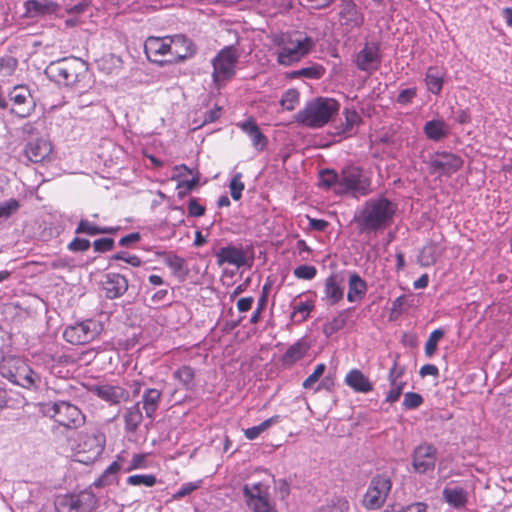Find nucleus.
I'll return each instance as SVG.
<instances>
[{"mask_svg":"<svg viewBox=\"0 0 512 512\" xmlns=\"http://www.w3.org/2000/svg\"><path fill=\"white\" fill-rule=\"evenodd\" d=\"M76 58H63L52 61L45 69L46 76L58 85L69 86L77 80Z\"/></svg>","mask_w":512,"mask_h":512,"instance_id":"nucleus-10","label":"nucleus"},{"mask_svg":"<svg viewBox=\"0 0 512 512\" xmlns=\"http://www.w3.org/2000/svg\"><path fill=\"white\" fill-rule=\"evenodd\" d=\"M392 488V481L387 475L374 476L363 497V506L368 510L380 509Z\"/></svg>","mask_w":512,"mask_h":512,"instance_id":"nucleus-9","label":"nucleus"},{"mask_svg":"<svg viewBox=\"0 0 512 512\" xmlns=\"http://www.w3.org/2000/svg\"><path fill=\"white\" fill-rule=\"evenodd\" d=\"M105 437L101 433L87 434L79 444L78 461L84 464L93 463L104 451Z\"/></svg>","mask_w":512,"mask_h":512,"instance_id":"nucleus-13","label":"nucleus"},{"mask_svg":"<svg viewBox=\"0 0 512 512\" xmlns=\"http://www.w3.org/2000/svg\"><path fill=\"white\" fill-rule=\"evenodd\" d=\"M90 246L91 243L88 239L76 237L68 244L67 248L71 252H85Z\"/></svg>","mask_w":512,"mask_h":512,"instance_id":"nucleus-61","label":"nucleus"},{"mask_svg":"<svg viewBox=\"0 0 512 512\" xmlns=\"http://www.w3.org/2000/svg\"><path fill=\"white\" fill-rule=\"evenodd\" d=\"M268 290H269V286L264 285L262 295L260 296V298L257 301V308L253 312V314L250 318L251 324L255 325V324L259 323V321L261 320V313L263 312V310L266 308V305H267Z\"/></svg>","mask_w":512,"mask_h":512,"instance_id":"nucleus-52","label":"nucleus"},{"mask_svg":"<svg viewBox=\"0 0 512 512\" xmlns=\"http://www.w3.org/2000/svg\"><path fill=\"white\" fill-rule=\"evenodd\" d=\"M293 274L298 279L311 280L317 274V269L312 265H300L296 267Z\"/></svg>","mask_w":512,"mask_h":512,"instance_id":"nucleus-57","label":"nucleus"},{"mask_svg":"<svg viewBox=\"0 0 512 512\" xmlns=\"http://www.w3.org/2000/svg\"><path fill=\"white\" fill-rule=\"evenodd\" d=\"M281 419L280 415H273L270 418L264 420L257 426H253L244 430V436L248 440L256 439L262 432L269 429L272 425L277 424Z\"/></svg>","mask_w":512,"mask_h":512,"instance_id":"nucleus-40","label":"nucleus"},{"mask_svg":"<svg viewBox=\"0 0 512 512\" xmlns=\"http://www.w3.org/2000/svg\"><path fill=\"white\" fill-rule=\"evenodd\" d=\"M239 53L236 47L227 46L220 50L212 61L213 81L220 87L227 80L235 75V68L238 62Z\"/></svg>","mask_w":512,"mask_h":512,"instance_id":"nucleus-7","label":"nucleus"},{"mask_svg":"<svg viewBox=\"0 0 512 512\" xmlns=\"http://www.w3.org/2000/svg\"><path fill=\"white\" fill-rule=\"evenodd\" d=\"M57 512H93L98 506L96 495L90 490L58 495L54 501Z\"/></svg>","mask_w":512,"mask_h":512,"instance_id":"nucleus-5","label":"nucleus"},{"mask_svg":"<svg viewBox=\"0 0 512 512\" xmlns=\"http://www.w3.org/2000/svg\"><path fill=\"white\" fill-rule=\"evenodd\" d=\"M325 69L323 66L315 64L308 67L301 68L292 73L295 77H305L309 79H319L323 76Z\"/></svg>","mask_w":512,"mask_h":512,"instance_id":"nucleus-49","label":"nucleus"},{"mask_svg":"<svg viewBox=\"0 0 512 512\" xmlns=\"http://www.w3.org/2000/svg\"><path fill=\"white\" fill-rule=\"evenodd\" d=\"M195 53L196 46L185 35L177 34L170 38V55L173 60L182 61L192 57Z\"/></svg>","mask_w":512,"mask_h":512,"instance_id":"nucleus-19","label":"nucleus"},{"mask_svg":"<svg viewBox=\"0 0 512 512\" xmlns=\"http://www.w3.org/2000/svg\"><path fill=\"white\" fill-rule=\"evenodd\" d=\"M340 173L337 174L333 170H324L320 173V184L326 188H333L335 194L338 195V182Z\"/></svg>","mask_w":512,"mask_h":512,"instance_id":"nucleus-47","label":"nucleus"},{"mask_svg":"<svg viewBox=\"0 0 512 512\" xmlns=\"http://www.w3.org/2000/svg\"><path fill=\"white\" fill-rule=\"evenodd\" d=\"M50 416L60 426L70 430L79 429L86 422V416L82 410L67 401L53 403Z\"/></svg>","mask_w":512,"mask_h":512,"instance_id":"nucleus-8","label":"nucleus"},{"mask_svg":"<svg viewBox=\"0 0 512 512\" xmlns=\"http://www.w3.org/2000/svg\"><path fill=\"white\" fill-rule=\"evenodd\" d=\"M402 375H403V369L398 367L397 363L395 362L393 364V366L391 367L389 374H388V379L390 382V389L386 395V399H385L386 402L395 403L396 401L399 400V398L403 392V389L406 385V383L404 381L399 380V378H401Z\"/></svg>","mask_w":512,"mask_h":512,"instance_id":"nucleus-26","label":"nucleus"},{"mask_svg":"<svg viewBox=\"0 0 512 512\" xmlns=\"http://www.w3.org/2000/svg\"><path fill=\"white\" fill-rule=\"evenodd\" d=\"M118 230V227H99L88 220H80L75 230V233L94 236L99 234H113Z\"/></svg>","mask_w":512,"mask_h":512,"instance_id":"nucleus-39","label":"nucleus"},{"mask_svg":"<svg viewBox=\"0 0 512 512\" xmlns=\"http://www.w3.org/2000/svg\"><path fill=\"white\" fill-rule=\"evenodd\" d=\"M344 383L356 393L367 394L373 391L374 388L369 377L357 368L348 371Z\"/></svg>","mask_w":512,"mask_h":512,"instance_id":"nucleus-22","label":"nucleus"},{"mask_svg":"<svg viewBox=\"0 0 512 512\" xmlns=\"http://www.w3.org/2000/svg\"><path fill=\"white\" fill-rule=\"evenodd\" d=\"M195 369L189 365H182L173 373V377L184 389L192 390L195 386Z\"/></svg>","mask_w":512,"mask_h":512,"instance_id":"nucleus-38","label":"nucleus"},{"mask_svg":"<svg viewBox=\"0 0 512 512\" xmlns=\"http://www.w3.org/2000/svg\"><path fill=\"white\" fill-rule=\"evenodd\" d=\"M338 109L339 105L334 98H315L296 114L295 120L310 128H321L330 121Z\"/></svg>","mask_w":512,"mask_h":512,"instance_id":"nucleus-3","label":"nucleus"},{"mask_svg":"<svg viewBox=\"0 0 512 512\" xmlns=\"http://www.w3.org/2000/svg\"><path fill=\"white\" fill-rule=\"evenodd\" d=\"M444 337V331L442 329H435L433 330L426 343H425V355L427 357H432L436 351H437V346H438V342Z\"/></svg>","mask_w":512,"mask_h":512,"instance_id":"nucleus-46","label":"nucleus"},{"mask_svg":"<svg viewBox=\"0 0 512 512\" xmlns=\"http://www.w3.org/2000/svg\"><path fill=\"white\" fill-rule=\"evenodd\" d=\"M315 46L314 40L300 32L284 36L277 52V62L290 66L305 57Z\"/></svg>","mask_w":512,"mask_h":512,"instance_id":"nucleus-4","label":"nucleus"},{"mask_svg":"<svg viewBox=\"0 0 512 512\" xmlns=\"http://www.w3.org/2000/svg\"><path fill=\"white\" fill-rule=\"evenodd\" d=\"M112 260H121L126 262L127 264L133 266V267H140L142 265V259L135 255V254H129L127 252H118L111 257Z\"/></svg>","mask_w":512,"mask_h":512,"instance_id":"nucleus-59","label":"nucleus"},{"mask_svg":"<svg viewBox=\"0 0 512 512\" xmlns=\"http://www.w3.org/2000/svg\"><path fill=\"white\" fill-rule=\"evenodd\" d=\"M105 296L108 299L121 297L128 289V280L119 273H107L102 283Z\"/></svg>","mask_w":512,"mask_h":512,"instance_id":"nucleus-20","label":"nucleus"},{"mask_svg":"<svg viewBox=\"0 0 512 512\" xmlns=\"http://www.w3.org/2000/svg\"><path fill=\"white\" fill-rule=\"evenodd\" d=\"M147 458H148V454H146V453L133 454L129 464L124 468V472L128 473L133 470L148 468L150 466V464H149Z\"/></svg>","mask_w":512,"mask_h":512,"instance_id":"nucleus-50","label":"nucleus"},{"mask_svg":"<svg viewBox=\"0 0 512 512\" xmlns=\"http://www.w3.org/2000/svg\"><path fill=\"white\" fill-rule=\"evenodd\" d=\"M342 278L338 274H331L325 279L324 300L329 305H336L344 296V287Z\"/></svg>","mask_w":512,"mask_h":512,"instance_id":"nucleus-23","label":"nucleus"},{"mask_svg":"<svg viewBox=\"0 0 512 512\" xmlns=\"http://www.w3.org/2000/svg\"><path fill=\"white\" fill-rule=\"evenodd\" d=\"M326 370L324 363L316 365L314 371L303 381L302 386L304 389H310L322 377Z\"/></svg>","mask_w":512,"mask_h":512,"instance_id":"nucleus-55","label":"nucleus"},{"mask_svg":"<svg viewBox=\"0 0 512 512\" xmlns=\"http://www.w3.org/2000/svg\"><path fill=\"white\" fill-rule=\"evenodd\" d=\"M116 464H110L103 473L93 482L95 488H104L117 482Z\"/></svg>","mask_w":512,"mask_h":512,"instance_id":"nucleus-41","label":"nucleus"},{"mask_svg":"<svg viewBox=\"0 0 512 512\" xmlns=\"http://www.w3.org/2000/svg\"><path fill=\"white\" fill-rule=\"evenodd\" d=\"M366 291V282L357 273H352L348 281L347 300L349 302L360 301L364 298Z\"/></svg>","mask_w":512,"mask_h":512,"instance_id":"nucleus-32","label":"nucleus"},{"mask_svg":"<svg viewBox=\"0 0 512 512\" xmlns=\"http://www.w3.org/2000/svg\"><path fill=\"white\" fill-rule=\"evenodd\" d=\"M397 211V205L385 197L371 198L355 214L354 221L360 232H378L389 227Z\"/></svg>","mask_w":512,"mask_h":512,"instance_id":"nucleus-1","label":"nucleus"},{"mask_svg":"<svg viewBox=\"0 0 512 512\" xmlns=\"http://www.w3.org/2000/svg\"><path fill=\"white\" fill-rule=\"evenodd\" d=\"M88 391L109 405H119L130 400V393L126 388L108 382L93 384Z\"/></svg>","mask_w":512,"mask_h":512,"instance_id":"nucleus-12","label":"nucleus"},{"mask_svg":"<svg viewBox=\"0 0 512 512\" xmlns=\"http://www.w3.org/2000/svg\"><path fill=\"white\" fill-rule=\"evenodd\" d=\"M17 65V59L12 56L0 57V78L11 76L15 72Z\"/></svg>","mask_w":512,"mask_h":512,"instance_id":"nucleus-51","label":"nucleus"},{"mask_svg":"<svg viewBox=\"0 0 512 512\" xmlns=\"http://www.w3.org/2000/svg\"><path fill=\"white\" fill-rule=\"evenodd\" d=\"M243 496L246 503L249 501H257L258 499L270 498L269 486L262 482L245 484L243 487Z\"/></svg>","mask_w":512,"mask_h":512,"instance_id":"nucleus-35","label":"nucleus"},{"mask_svg":"<svg viewBox=\"0 0 512 512\" xmlns=\"http://www.w3.org/2000/svg\"><path fill=\"white\" fill-rule=\"evenodd\" d=\"M0 107L10 109L17 117L25 118L35 107L34 98H0Z\"/></svg>","mask_w":512,"mask_h":512,"instance_id":"nucleus-21","label":"nucleus"},{"mask_svg":"<svg viewBox=\"0 0 512 512\" xmlns=\"http://www.w3.org/2000/svg\"><path fill=\"white\" fill-rule=\"evenodd\" d=\"M161 397V391L155 388H149L143 393L142 404L148 418L152 419L154 417V414L159 407Z\"/></svg>","mask_w":512,"mask_h":512,"instance_id":"nucleus-33","label":"nucleus"},{"mask_svg":"<svg viewBox=\"0 0 512 512\" xmlns=\"http://www.w3.org/2000/svg\"><path fill=\"white\" fill-rule=\"evenodd\" d=\"M0 364V375L12 384L25 389L37 388L40 376L26 362L15 355L3 356Z\"/></svg>","mask_w":512,"mask_h":512,"instance_id":"nucleus-2","label":"nucleus"},{"mask_svg":"<svg viewBox=\"0 0 512 512\" xmlns=\"http://www.w3.org/2000/svg\"><path fill=\"white\" fill-rule=\"evenodd\" d=\"M346 325V316L344 312H340L337 316L323 325V333L330 337Z\"/></svg>","mask_w":512,"mask_h":512,"instance_id":"nucleus-43","label":"nucleus"},{"mask_svg":"<svg viewBox=\"0 0 512 512\" xmlns=\"http://www.w3.org/2000/svg\"><path fill=\"white\" fill-rule=\"evenodd\" d=\"M444 70L438 66H431L427 69L425 83L432 94H439L443 86Z\"/></svg>","mask_w":512,"mask_h":512,"instance_id":"nucleus-34","label":"nucleus"},{"mask_svg":"<svg viewBox=\"0 0 512 512\" xmlns=\"http://www.w3.org/2000/svg\"><path fill=\"white\" fill-rule=\"evenodd\" d=\"M100 333L99 325L94 320H85L66 327L64 339L73 345H85L93 341Z\"/></svg>","mask_w":512,"mask_h":512,"instance_id":"nucleus-11","label":"nucleus"},{"mask_svg":"<svg viewBox=\"0 0 512 512\" xmlns=\"http://www.w3.org/2000/svg\"><path fill=\"white\" fill-rule=\"evenodd\" d=\"M371 182L363 170L357 166H347L340 172L338 195L351 193L354 196H366L371 192Z\"/></svg>","mask_w":512,"mask_h":512,"instance_id":"nucleus-6","label":"nucleus"},{"mask_svg":"<svg viewBox=\"0 0 512 512\" xmlns=\"http://www.w3.org/2000/svg\"><path fill=\"white\" fill-rule=\"evenodd\" d=\"M382 62L380 45L377 42H367L356 54L355 64L357 68L369 74L377 71Z\"/></svg>","mask_w":512,"mask_h":512,"instance_id":"nucleus-14","label":"nucleus"},{"mask_svg":"<svg viewBox=\"0 0 512 512\" xmlns=\"http://www.w3.org/2000/svg\"><path fill=\"white\" fill-rule=\"evenodd\" d=\"M218 265L228 263L240 267L245 264L246 256L242 248L232 245L222 247L216 253Z\"/></svg>","mask_w":512,"mask_h":512,"instance_id":"nucleus-27","label":"nucleus"},{"mask_svg":"<svg viewBox=\"0 0 512 512\" xmlns=\"http://www.w3.org/2000/svg\"><path fill=\"white\" fill-rule=\"evenodd\" d=\"M340 18L343 24L350 28L360 27L363 24V16L359 13L357 5L353 0H342Z\"/></svg>","mask_w":512,"mask_h":512,"instance_id":"nucleus-29","label":"nucleus"},{"mask_svg":"<svg viewBox=\"0 0 512 512\" xmlns=\"http://www.w3.org/2000/svg\"><path fill=\"white\" fill-rule=\"evenodd\" d=\"M93 248L96 252L104 253L114 248V240L112 238H100L93 242Z\"/></svg>","mask_w":512,"mask_h":512,"instance_id":"nucleus-63","label":"nucleus"},{"mask_svg":"<svg viewBox=\"0 0 512 512\" xmlns=\"http://www.w3.org/2000/svg\"><path fill=\"white\" fill-rule=\"evenodd\" d=\"M437 460V449L430 443H421L413 451L412 467L415 472L424 474L433 471Z\"/></svg>","mask_w":512,"mask_h":512,"instance_id":"nucleus-15","label":"nucleus"},{"mask_svg":"<svg viewBox=\"0 0 512 512\" xmlns=\"http://www.w3.org/2000/svg\"><path fill=\"white\" fill-rule=\"evenodd\" d=\"M438 258L437 246L433 243L425 245L418 256V262L423 267L433 265Z\"/></svg>","mask_w":512,"mask_h":512,"instance_id":"nucleus-42","label":"nucleus"},{"mask_svg":"<svg viewBox=\"0 0 512 512\" xmlns=\"http://www.w3.org/2000/svg\"><path fill=\"white\" fill-rule=\"evenodd\" d=\"M244 133H246L252 142V145L259 151L267 146V137L262 133L253 117H248L245 121L236 124Z\"/></svg>","mask_w":512,"mask_h":512,"instance_id":"nucleus-24","label":"nucleus"},{"mask_svg":"<svg viewBox=\"0 0 512 512\" xmlns=\"http://www.w3.org/2000/svg\"><path fill=\"white\" fill-rule=\"evenodd\" d=\"M343 114L345 121L342 123L341 132L350 135L353 129L361 122V118L355 110L345 109Z\"/></svg>","mask_w":512,"mask_h":512,"instance_id":"nucleus-45","label":"nucleus"},{"mask_svg":"<svg viewBox=\"0 0 512 512\" xmlns=\"http://www.w3.org/2000/svg\"><path fill=\"white\" fill-rule=\"evenodd\" d=\"M424 132L428 139L439 141L449 134V126L442 120H431L426 122Z\"/></svg>","mask_w":512,"mask_h":512,"instance_id":"nucleus-36","label":"nucleus"},{"mask_svg":"<svg viewBox=\"0 0 512 512\" xmlns=\"http://www.w3.org/2000/svg\"><path fill=\"white\" fill-rule=\"evenodd\" d=\"M124 428L129 433L137 431L143 421V414L140 409V402L127 407L123 414Z\"/></svg>","mask_w":512,"mask_h":512,"instance_id":"nucleus-31","label":"nucleus"},{"mask_svg":"<svg viewBox=\"0 0 512 512\" xmlns=\"http://www.w3.org/2000/svg\"><path fill=\"white\" fill-rule=\"evenodd\" d=\"M443 498L454 508H462L467 503V493L462 487H446L443 490Z\"/></svg>","mask_w":512,"mask_h":512,"instance_id":"nucleus-37","label":"nucleus"},{"mask_svg":"<svg viewBox=\"0 0 512 512\" xmlns=\"http://www.w3.org/2000/svg\"><path fill=\"white\" fill-rule=\"evenodd\" d=\"M463 165L462 159L453 153L437 154L430 162V168L433 173L440 175H451L457 172Z\"/></svg>","mask_w":512,"mask_h":512,"instance_id":"nucleus-17","label":"nucleus"},{"mask_svg":"<svg viewBox=\"0 0 512 512\" xmlns=\"http://www.w3.org/2000/svg\"><path fill=\"white\" fill-rule=\"evenodd\" d=\"M314 309V304L312 302H300L293 307L291 317L296 321L301 323L307 320L311 311Z\"/></svg>","mask_w":512,"mask_h":512,"instance_id":"nucleus-48","label":"nucleus"},{"mask_svg":"<svg viewBox=\"0 0 512 512\" xmlns=\"http://www.w3.org/2000/svg\"><path fill=\"white\" fill-rule=\"evenodd\" d=\"M24 7L29 17H39L56 14L60 5L51 0H27Z\"/></svg>","mask_w":512,"mask_h":512,"instance_id":"nucleus-25","label":"nucleus"},{"mask_svg":"<svg viewBox=\"0 0 512 512\" xmlns=\"http://www.w3.org/2000/svg\"><path fill=\"white\" fill-rule=\"evenodd\" d=\"M155 254L158 258L163 260L174 276L184 277L187 275L188 270L183 257L171 251H157Z\"/></svg>","mask_w":512,"mask_h":512,"instance_id":"nucleus-28","label":"nucleus"},{"mask_svg":"<svg viewBox=\"0 0 512 512\" xmlns=\"http://www.w3.org/2000/svg\"><path fill=\"white\" fill-rule=\"evenodd\" d=\"M423 397L416 392H407L404 395L402 405L405 409H416L423 404Z\"/></svg>","mask_w":512,"mask_h":512,"instance_id":"nucleus-56","label":"nucleus"},{"mask_svg":"<svg viewBox=\"0 0 512 512\" xmlns=\"http://www.w3.org/2000/svg\"><path fill=\"white\" fill-rule=\"evenodd\" d=\"M198 183H199L198 177L193 178L191 180L181 181L177 186V188L180 189V191L178 192V196L180 198L185 197L198 185Z\"/></svg>","mask_w":512,"mask_h":512,"instance_id":"nucleus-62","label":"nucleus"},{"mask_svg":"<svg viewBox=\"0 0 512 512\" xmlns=\"http://www.w3.org/2000/svg\"><path fill=\"white\" fill-rule=\"evenodd\" d=\"M350 505L347 499L338 498L331 505L320 508L319 512H349Z\"/></svg>","mask_w":512,"mask_h":512,"instance_id":"nucleus-58","label":"nucleus"},{"mask_svg":"<svg viewBox=\"0 0 512 512\" xmlns=\"http://www.w3.org/2000/svg\"><path fill=\"white\" fill-rule=\"evenodd\" d=\"M246 504L253 512H277L275 504L271 501V498L249 501Z\"/></svg>","mask_w":512,"mask_h":512,"instance_id":"nucleus-53","label":"nucleus"},{"mask_svg":"<svg viewBox=\"0 0 512 512\" xmlns=\"http://www.w3.org/2000/svg\"><path fill=\"white\" fill-rule=\"evenodd\" d=\"M20 205L16 199H10L0 204V218H8L19 209Z\"/></svg>","mask_w":512,"mask_h":512,"instance_id":"nucleus-60","label":"nucleus"},{"mask_svg":"<svg viewBox=\"0 0 512 512\" xmlns=\"http://www.w3.org/2000/svg\"><path fill=\"white\" fill-rule=\"evenodd\" d=\"M244 188L245 185L242 181V174L236 173L229 184L231 197L236 201L241 199Z\"/></svg>","mask_w":512,"mask_h":512,"instance_id":"nucleus-54","label":"nucleus"},{"mask_svg":"<svg viewBox=\"0 0 512 512\" xmlns=\"http://www.w3.org/2000/svg\"><path fill=\"white\" fill-rule=\"evenodd\" d=\"M188 215L191 217H201L205 214V206L201 205L196 198L188 201Z\"/></svg>","mask_w":512,"mask_h":512,"instance_id":"nucleus-64","label":"nucleus"},{"mask_svg":"<svg viewBox=\"0 0 512 512\" xmlns=\"http://www.w3.org/2000/svg\"><path fill=\"white\" fill-rule=\"evenodd\" d=\"M156 483L157 478L153 474H134L126 479V484L129 486L153 487Z\"/></svg>","mask_w":512,"mask_h":512,"instance_id":"nucleus-44","label":"nucleus"},{"mask_svg":"<svg viewBox=\"0 0 512 512\" xmlns=\"http://www.w3.org/2000/svg\"><path fill=\"white\" fill-rule=\"evenodd\" d=\"M52 143L45 138H36L27 142L24 155L33 163H41L51 159Z\"/></svg>","mask_w":512,"mask_h":512,"instance_id":"nucleus-16","label":"nucleus"},{"mask_svg":"<svg viewBox=\"0 0 512 512\" xmlns=\"http://www.w3.org/2000/svg\"><path fill=\"white\" fill-rule=\"evenodd\" d=\"M309 349L310 345L306 340L300 339L296 341L286 350V352L282 356L283 365L292 366L297 361L304 358Z\"/></svg>","mask_w":512,"mask_h":512,"instance_id":"nucleus-30","label":"nucleus"},{"mask_svg":"<svg viewBox=\"0 0 512 512\" xmlns=\"http://www.w3.org/2000/svg\"><path fill=\"white\" fill-rule=\"evenodd\" d=\"M170 38L171 37H148L144 43V51L147 58L152 62L161 63V57L170 55Z\"/></svg>","mask_w":512,"mask_h":512,"instance_id":"nucleus-18","label":"nucleus"}]
</instances>
